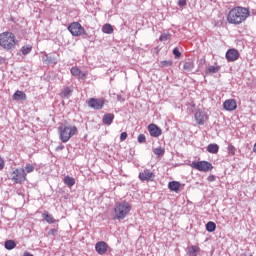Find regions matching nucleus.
<instances>
[{"mask_svg": "<svg viewBox=\"0 0 256 256\" xmlns=\"http://www.w3.org/2000/svg\"><path fill=\"white\" fill-rule=\"evenodd\" d=\"M250 15L251 11H249V8L237 6L229 11L227 21L230 25H241V23L247 21Z\"/></svg>", "mask_w": 256, "mask_h": 256, "instance_id": "f257e3e1", "label": "nucleus"}, {"mask_svg": "<svg viewBox=\"0 0 256 256\" xmlns=\"http://www.w3.org/2000/svg\"><path fill=\"white\" fill-rule=\"evenodd\" d=\"M131 212V204L127 201L117 202L114 207V219L123 221Z\"/></svg>", "mask_w": 256, "mask_h": 256, "instance_id": "f03ea898", "label": "nucleus"}, {"mask_svg": "<svg viewBox=\"0 0 256 256\" xmlns=\"http://www.w3.org/2000/svg\"><path fill=\"white\" fill-rule=\"evenodd\" d=\"M59 139L62 143H67L73 135L77 133V126H67L61 124L58 127Z\"/></svg>", "mask_w": 256, "mask_h": 256, "instance_id": "7ed1b4c3", "label": "nucleus"}, {"mask_svg": "<svg viewBox=\"0 0 256 256\" xmlns=\"http://www.w3.org/2000/svg\"><path fill=\"white\" fill-rule=\"evenodd\" d=\"M15 41V34L12 32H3L0 34V46L3 47V49H13L16 45Z\"/></svg>", "mask_w": 256, "mask_h": 256, "instance_id": "20e7f679", "label": "nucleus"}, {"mask_svg": "<svg viewBox=\"0 0 256 256\" xmlns=\"http://www.w3.org/2000/svg\"><path fill=\"white\" fill-rule=\"evenodd\" d=\"M11 181H13V183H17V184L25 183V181H27V173H25V169L16 168L11 173Z\"/></svg>", "mask_w": 256, "mask_h": 256, "instance_id": "39448f33", "label": "nucleus"}, {"mask_svg": "<svg viewBox=\"0 0 256 256\" xmlns=\"http://www.w3.org/2000/svg\"><path fill=\"white\" fill-rule=\"evenodd\" d=\"M68 31L71 33L73 37H80V35H87L85 32V28L79 22H72L68 26Z\"/></svg>", "mask_w": 256, "mask_h": 256, "instance_id": "423d86ee", "label": "nucleus"}, {"mask_svg": "<svg viewBox=\"0 0 256 256\" xmlns=\"http://www.w3.org/2000/svg\"><path fill=\"white\" fill-rule=\"evenodd\" d=\"M192 167L203 173H209V171L213 170V164L207 161L192 162Z\"/></svg>", "mask_w": 256, "mask_h": 256, "instance_id": "0eeeda50", "label": "nucleus"}, {"mask_svg": "<svg viewBox=\"0 0 256 256\" xmlns=\"http://www.w3.org/2000/svg\"><path fill=\"white\" fill-rule=\"evenodd\" d=\"M87 105L91 109H95L96 111H99V110L103 109V107L105 105V99H103V98H90L87 101Z\"/></svg>", "mask_w": 256, "mask_h": 256, "instance_id": "6e6552de", "label": "nucleus"}, {"mask_svg": "<svg viewBox=\"0 0 256 256\" xmlns=\"http://www.w3.org/2000/svg\"><path fill=\"white\" fill-rule=\"evenodd\" d=\"M195 119L198 125H205V122L207 121V119H209V116L205 113V111L198 110L195 113Z\"/></svg>", "mask_w": 256, "mask_h": 256, "instance_id": "1a4fd4ad", "label": "nucleus"}, {"mask_svg": "<svg viewBox=\"0 0 256 256\" xmlns=\"http://www.w3.org/2000/svg\"><path fill=\"white\" fill-rule=\"evenodd\" d=\"M148 131L151 135V137H161L163 130L157 126V124H150L148 125Z\"/></svg>", "mask_w": 256, "mask_h": 256, "instance_id": "9d476101", "label": "nucleus"}, {"mask_svg": "<svg viewBox=\"0 0 256 256\" xmlns=\"http://www.w3.org/2000/svg\"><path fill=\"white\" fill-rule=\"evenodd\" d=\"M225 111H235L237 109V101L235 99H228L223 103Z\"/></svg>", "mask_w": 256, "mask_h": 256, "instance_id": "9b49d317", "label": "nucleus"}, {"mask_svg": "<svg viewBox=\"0 0 256 256\" xmlns=\"http://www.w3.org/2000/svg\"><path fill=\"white\" fill-rule=\"evenodd\" d=\"M226 59L229 62L237 61V59H239V51L236 49H229L226 52Z\"/></svg>", "mask_w": 256, "mask_h": 256, "instance_id": "f8f14e48", "label": "nucleus"}, {"mask_svg": "<svg viewBox=\"0 0 256 256\" xmlns=\"http://www.w3.org/2000/svg\"><path fill=\"white\" fill-rule=\"evenodd\" d=\"M153 177H155V174H153V172H151V170L148 169L139 173L140 181H151Z\"/></svg>", "mask_w": 256, "mask_h": 256, "instance_id": "ddd939ff", "label": "nucleus"}, {"mask_svg": "<svg viewBox=\"0 0 256 256\" xmlns=\"http://www.w3.org/2000/svg\"><path fill=\"white\" fill-rule=\"evenodd\" d=\"M107 247H109L105 242L100 241L96 243L95 250L98 255H105L107 253Z\"/></svg>", "mask_w": 256, "mask_h": 256, "instance_id": "4468645a", "label": "nucleus"}, {"mask_svg": "<svg viewBox=\"0 0 256 256\" xmlns=\"http://www.w3.org/2000/svg\"><path fill=\"white\" fill-rule=\"evenodd\" d=\"M115 120V114H111V113H106L104 114L103 118H102V123L104 125H112L113 121Z\"/></svg>", "mask_w": 256, "mask_h": 256, "instance_id": "2eb2a0df", "label": "nucleus"}, {"mask_svg": "<svg viewBox=\"0 0 256 256\" xmlns=\"http://www.w3.org/2000/svg\"><path fill=\"white\" fill-rule=\"evenodd\" d=\"M14 101H26L27 100V94H25L23 91L17 90L13 95Z\"/></svg>", "mask_w": 256, "mask_h": 256, "instance_id": "dca6fc26", "label": "nucleus"}, {"mask_svg": "<svg viewBox=\"0 0 256 256\" xmlns=\"http://www.w3.org/2000/svg\"><path fill=\"white\" fill-rule=\"evenodd\" d=\"M168 189L177 193L181 189V183L177 181H171L168 183Z\"/></svg>", "mask_w": 256, "mask_h": 256, "instance_id": "f3484780", "label": "nucleus"}, {"mask_svg": "<svg viewBox=\"0 0 256 256\" xmlns=\"http://www.w3.org/2000/svg\"><path fill=\"white\" fill-rule=\"evenodd\" d=\"M73 93V89H71V87H65L61 90V97H63L64 99H69V96Z\"/></svg>", "mask_w": 256, "mask_h": 256, "instance_id": "a211bd4d", "label": "nucleus"}, {"mask_svg": "<svg viewBox=\"0 0 256 256\" xmlns=\"http://www.w3.org/2000/svg\"><path fill=\"white\" fill-rule=\"evenodd\" d=\"M221 67L219 66H208L206 69V75H215V73H219Z\"/></svg>", "mask_w": 256, "mask_h": 256, "instance_id": "6ab92c4d", "label": "nucleus"}, {"mask_svg": "<svg viewBox=\"0 0 256 256\" xmlns=\"http://www.w3.org/2000/svg\"><path fill=\"white\" fill-rule=\"evenodd\" d=\"M42 218L44 221H46V223H49V224L55 223V218H53V216L51 214H49V212H47V211H45L42 214Z\"/></svg>", "mask_w": 256, "mask_h": 256, "instance_id": "aec40b11", "label": "nucleus"}, {"mask_svg": "<svg viewBox=\"0 0 256 256\" xmlns=\"http://www.w3.org/2000/svg\"><path fill=\"white\" fill-rule=\"evenodd\" d=\"M4 247L5 249H7V251H12V249H15V247H17V243H15L14 240H6L4 243Z\"/></svg>", "mask_w": 256, "mask_h": 256, "instance_id": "412c9836", "label": "nucleus"}, {"mask_svg": "<svg viewBox=\"0 0 256 256\" xmlns=\"http://www.w3.org/2000/svg\"><path fill=\"white\" fill-rule=\"evenodd\" d=\"M183 69L184 71H186V73H189L193 69H195V64L192 61L185 62L183 65Z\"/></svg>", "mask_w": 256, "mask_h": 256, "instance_id": "4be33fe9", "label": "nucleus"}, {"mask_svg": "<svg viewBox=\"0 0 256 256\" xmlns=\"http://www.w3.org/2000/svg\"><path fill=\"white\" fill-rule=\"evenodd\" d=\"M208 153H219V145L217 144H209L207 147Z\"/></svg>", "mask_w": 256, "mask_h": 256, "instance_id": "5701e85b", "label": "nucleus"}, {"mask_svg": "<svg viewBox=\"0 0 256 256\" xmlns=\"http://www.w3.org/2000/svg\"><path fill=\"white\" fill-rule=\"evenodd\" d=\"M215 229H217V224H215V222L209 221L206 224V231H208V233H213V231H215Z\"/></svg>", "mask_w": 256, "mask_h": 256, "instance_id": "b1692460", "label": "nucleus"}, {"mask_svg": "<svg viewBox=\"0 0 256 256\" xmlns=\"http://www.w3.org/2000/svg\"><path fill=\"white\" fill-rule=\"evenodd\" d=\"M64 183L67 185V187H73V185H75V178L66 176L64 177Z\"/></svg>", "mask_w": 256, "mask_h": 256, "instance_id": "393cba45", "label": "nucleus"}, {"mask_svg": "<svg viewBox=\"0 0 256 256\" xmlns=\"http://www.w3.org/2000/svg\"><path fill=\"white\" fill-rule=\"evenodd\" d=\"M102 31L106 33V35H111V33H113V26L111 24H105L102 27Z\"/></svg>", "mask_w": 256, "mask_h": 256, "instance_id": "a878e982", "label": "nucleus"}, {"mask_svg": "<svg viewBox=\"0 0 256 256\" xmlns=\"http://www.w3.org/2000/svg\"><path fill=\"white\" fill-rule=\"evenodd\" d=\"M153 153L154 155H157V157H163L165 155V149L158 147L153 150Z\"/></svg>", "mask_w": 256, "mask_h": 256, "instance_id": "bb28decb", "label": "nucleus"}, {"mask_svg": "<svg viewBox=\"0 0 256 256\" xmlns=\"http://www.w3.org/2000/svg\"><path fill=\"white\" fill-rule=\"evenodd\" d=\"M189 256H197V253H199V247L192 246L188 249Z\"/></svg>", "mask_w": 256, "mask_h": 256, "instance_id": "cd10ccee", "label": "nucleus"}, {"mask_svg": "<svg viewBox=\"0 0 256 256\" xmlns=\"http://www.w3.org/2000/svg\"><path fill=\"white\" fill-rule=\"evenodd\" d=\"M31 46H23L22 47V55H29L31 53Z\"/></svg>", "mask_w": 256, "mask_h": 256, "instance_id": "c85d7f7f", "label": "nucleus"}, {"mask_svg": "<svg viewBox=\"0 0 256 256\" xmlns=\"http://www.w3.org/2000/svg\"><path fill=\"white\" fill-rule=\"evenodd\" d=\"M25 171L26 173H33L35 171V167L31 164H27L24 169V172Z\"/></svg>", "mask_w": 256, "mask_h": 256, "instance_id": "c756f323", "label": "nucleus"}, {"mask_svg": "<svg viewBox=\"0 0 256 256\" xmlns=\"http://www.w3.org/2000/svg\"><path fill=\"white\" fill-rule=\"evenodd\" d=\"M71 74L74 76V77H77V75H81V70H79V68L77 67H73L71 68Z\"/></svg>", "mask_w": 256, "mask_h": 256, "instance_id": "7c9ffc66", "label": "nucleus"}, {"mask_svg": "<svg viewBox=\"0 0 256 256\" xmlns=\"http://www.w3.org/2000/svg\"><path fill=\"white\" fill-rule=\"evenodd\" d=\"M235 151H236L235 146H233V144H229L228 146L229 155H235Z\"/></svg>", "mask_w": 256, "mask_h": 256, "instance_id": "2f4dec72", "label": "nucleus"}, {"mask_svg": "<svg viewBox=\"0 0 256 256\" xmlns=\"http://www.w3.org/2000/svg\"><path fill=\"white\" fill-rule=\"evenodd\" d=\"M173 55H174L175 59H179V57H181V52L179 51V49L177 47L173 49Z\"/></svg>", "mask_w": 256, "mask_h": 256, "instance_id": "473e14b6", "label": "nucleus"}, {"mask_svg": "<svg viewBox=\"0 0 256 256\" xmlns=\"http://www.w3.org/2000/svg\"><path fill=\"white\" fill-rule=\"evenodd\" d=\"M170 37H171V34L164 33L160 36V41H168V39H170Z\"/></svg>", "mask_w": 256, "mask_h": 256, "instance_id": "72a5a7b5", "label": "nucleus"}, {"mask_svg": "<svg viewBox=\"0 0 256 256\" xmlns=\"http://www.w3.org/2000/svg\"><path fill=\"white\" fill-rule=\"evenodd\" d=\"M173 65V62L164 60L161 62V67H171Z\"/></svg>", "mask_w": 256, "mask_h": 256, "instance_id": "f704fd0d", "label": "nucleus"}, {"mask_svg": "<svg viewBox=\"0 0 256 256\" xmlns=\"http://www.w3.org/2000/svg\"><path fill=\"white\" fill-rule=\"evenodd\" d=\"M147 141V138L144 136V134H140L138 136V143H145Z\"/></svg>", "mask_w": 256, "mask_h": 256, "instance_id": "c9c22d12", "label": "nucleus"}, {"mask_svg": "<svg viewBox=\"0 0 256 256\" xmlns=\"http://www.w3.org/2000/svg\"><path fill=\"white\" fill-rule=\"evenodd\" d=\"M45 61H47L49 64L55 63V58L51 56H46Z\"/></svg>", "mask_w": 256, "mask_h": 256, "instance_id": "e433bc0d", "label": "nucleus"}, {"mask_svg": "<svg viewBox=\"0 0 256 256\" xmlns=\"http://www.w3.org/2000/svg\"><path fill=\"white\" fill-rule=\"evenodd\" d=\"M185 5H187V0H178L179 7H185Z\"/></svg>", "mask_w": 256, "mask_h": 256, "instance_id": "4c0bfd02", "label": "nucleus"}, {"mask_svg": "<svg viewBox=\"0 0 256 256\" xmlns=\"http://www.w3.org/2000/svg\"><path fill=\"white\" fill-rule=\"evenodd\" d=\"M5 169V160L0 157V171H3Z\"/></svg>", "mask_w": 256, "mask_h": 256, "instance_id": "58836bf2", "label": "nucleus"}, {"mask_svg": "<svg viewBox=\"0 0 256 256\" xmlns=\"http://www.w3.org/2000/svg\"><path fill=\"white\" fill-rule=\"evenodd\" d=\"M128 135L127 132H122L120 135V141H125L127 139Z\"/></svg>", "mask_w": 256, "mask_h": 256, "instance_id": "ea45409f", "label": "nucleus"}, {"mask_svg": "<svg viewBox=\"0 0 256 256\" xmlns=\"http://www.w3.org/2000/svg\"><path fill=\"white\" fill-rule=\"evenodd\" d=\"M63 149H65V146L63 144H60L56 147V151H63Z\"/></svg>", "mask_w": 256, "mask_h": 256, "instance_id": "a19ab883", "label": "nucleus"}, {"mask_svg": "<svg viewBox=\"0 0 256 256\" xmlns=\"http://www.w3.org/2000/svg\"><path fill=\"white\" fill-rule=\"evenodd\" d=\"M55 233H57V229H50L48 232L50 235H55Z\"/></svg>", "mask_w": 256, "mask_h": 256, "instance_id": "79ce46f5", "label": "nucleus"}, {"mask_svg": "<svg viewBox=\"0 0 256 256\" xmlns=\"http://www.w3.org/2000/svg\"><path fill=\"white\" fill-rule=\"evenodd\" d=\"M208 181H209L210 183H213V181H215V176H213V175L209 176V177H208Z\"/></svg>", "mask_w": 256, "mask_h": 256, "instance_id": "37998d69", "label": "nucleus"}, {"mask_svg": "<svg viewBox=\"0 0 256 256\" xmlns=\"http://www.w3.org/2000/svg\"><path fill=\"white\" fill-rule=\"evenodd\" d=\"M81 76H82V77H85V74L83 73V74H81Z\"/></svg>", "mask_w": 256, "mask_h": 256, "instance_id": "c03bdc74", "label": "nucleus"}]
</instances>
